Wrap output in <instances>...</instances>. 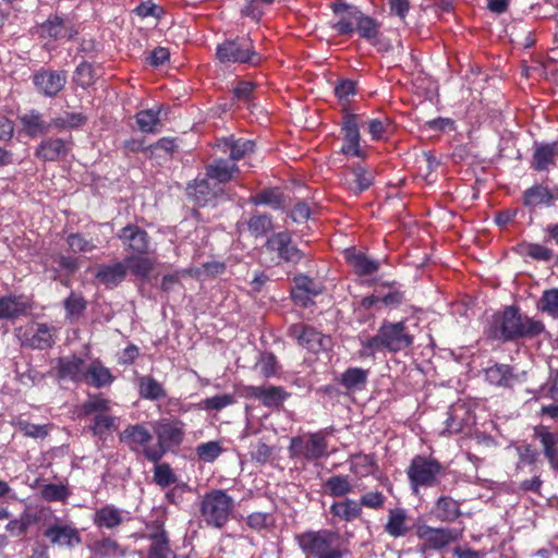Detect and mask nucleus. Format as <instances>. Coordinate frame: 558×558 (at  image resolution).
Here are the masks:
<instances>
[{"mask_svg":"<svg viewBox=\"0 0 558 558\" xmlns=\"http://www.w3.org/2000/svg\"><path fill=\"white\" fill-rule=\"evenodd\" d=\"M384 529L389 536L399 538L410 533L414 529V525L409 524L408 511L404 508L397 507L389 509Z\"/></svg>","mask_w":558,"mask_h":558,"instance_id":"26","label":"nucleus"},{"mask_svg":"<svg viewBox=\"0 0 558 558\" xmlns=\"http://www.w3.org/2000/svg\"><path fill=\"white\" fill-rule=\"evenodd\" d=\"M14 425L26 437L45 438L48 435V429L46 425L33 424L22 418H19L14 423Z\"/></svg>","mask_w":558,"mask_h":558,"instance_id":"63","label":"nucleus"},{"mask_svg":"<svg viewBox=\"0 0 558 558\" xmlns=\"http://www.w3.org/2000/svg\"><path fill=\"white\" fill-rule=\"evenodd\" d=\"M350 461L351 473L363 477L374 474V472L378 469V464L374 453H351Z\"/></svg>","mask_w":558,"mask_h":558,"instance_id":"44","label":"nucleus"},{"mask_svg":"<svg viewBox=\"0 0 558 558\" xmlns=\"http://www.w3.org/2000/svg\"><path fill=\"white\" fill-rule=\"evenodd\" d=\"M119 440L125 445L132 452L143 456L153 463L150 450L154 449V433L142 423L129 424L119 434Z\"/></svg>","mask_w":558,"mask_h":558,"instance_id":"10","label":"nucleus"},{"mask_svg":"<svg viewBox=\"0 0 558 558\" xmlns=\"http://www.w3.org/2000/svg\"><path fill=\"white\" fill-rule=\"evenodd\" d=\"M87 121L86 116L81 112H64V114L52 118L50 120L51 130L56 129L59 131L68 129H77L84 125Z\"/></svg>","mask_w":558,"mask_h":558,"instance_id":"51","label":"nucleus"},{"mask_svg":"<svg viewBox=\"0 0 558 558\" xmlns=\"http://www.w3.org/2000/svg\"><path fill=\"white\" fill-rule=\"evenodd\" d=\"M148 254H131L126 255L123 263L126 266V271L137 278L146 279L151 270L154 269L153 258L147 256Z\"/></svg>","mask_w":558,"mask_h":558,"instance_id":"43","label":"nucleus"},{"mask_svg":"<svg viewBox=\"0 0 558 558\" xmlns=\"http://www.w3.org/2000/svg\"><path fill=\"white\" fill-rule=\"evenodd\" d=\"M187 196L198 207L215 206L216 199L223 193L221 187L211 186L208 179H195L187 185Z\"/></svg>","mask_w":558,"mask_h":558,"instance_id":"20","label":"nucleus"},{"mask_svg":"<svg viewBox=\"0 0 558 558\" xmlns=\"http://www.w3.org/2000/svg\"><path fill=\"white\" fill-rule=\"evenodd\" d=\"M445 466L432 456L416 454L412 458L407 476L414 493L420 488L435 487L440 483Z\"/></svg>","mask_w":558,"mask_h":558,"instance_id":"7","label":"nucleus"},{"mask_svg":"<svg viewBox=\"0 0 558 558\" xmlns=\"http://www.w3.org/2000/svg\"><path fill=\"white\" fill-rule=\"evenodd\" d=\"M70 496L69 488L63 484H46L41 488V497L47 501H65Z\"/></svg>","mask_w":558,"mask_h":558,"instance_id":"61","label":"nucleus"},{"mask_svg":"<svg viewBox=\"0 0 558 558\" xmlns=\"http://www.w3.org/2000/svg\"><path fill=\"white\" fill-rule=\"evenodd\" d=\"M537 310L555 319H558V288L546 289L543 291L537 302Z\"/></svg>","mask_w":558,"mask_h":558,"instance_id":"52","label":"nucleus"},{"mask_svg":"<svg viewBox=\"0 0 558 558\" xmlns=\"http://www.w3.org/2000/svg\"><path fill=\"white\" fill-rule=\"evenodd\" d=\"M126 266L123 262L104 264L97 268L95 278L107 289L118 287L126 278Z\"/></svg>","mask_w":558,"mask_h":558,"instance_id":"30","label":"nucleus"},{"mask_svg":"<svg viewBox=\"0 0 558 558\" xmlns=\"http://www.w3.org/2000/svg\"><path fill=\"white\" fill-rule=\"evenodd\" d=\"M288 335L298 343L311 352L318 353L326 349L329 339L316 328L304 324H293L289 327Z\"/></svg>","mask_w":558,"mask_h":558,"instance_id":"17","label":"nucleus"},{"mask_svg":"<svg viewBox=\"0 0 558 558\" xmlns=\"http://www.w3.org/2000/svg\"><path fill=\"white\" fill-rule=\"evenodd\" d=\"M246 396L259 400L266 408H280L291 393L280 386H247Z\"/></svg>","mask_w":558,"mask_h":558,"instance_id":"22","label":"nucleus"},{"mask_svg":"<svg viewBox=\"0 0 558 558\" xmlns=\"http://www.w3.org/2000/svg\"><path fill=\"white\" fill-rule=\"evenodd\" d=\"M246 524L254 531L265 530L274 524V517L269 512L256 511L247 515Z\"/></svg>","mask_w":558,"mask_h":558,"instance_id":"64","label":"nucleus"},{"mask_svg":"<svg viewBox=\"0 0 558 558\" xmlns=\"http://www.w3.org/2000/svg\"><path fill=\"white\" fill-rule=\"evenodd\" d=\"M125 250L132 254H149L150 238L148 232L137 225L129 223L117 233Z\"/></svg>","mask_w":558,"mask_h":558,"instance_id":"19","label":"nucleus"},{"mask_svg":"<svg viewBox=\"0 0 558 558\" xmlns=\"http://www.w3.org/2000/svg\"><path fill=\"white\" fill-rule=\"evenodd\" d=\"M73 146L72 138L48 137L43 140L35 149V156L47 162L58 161L69 155Z\"/></svg>","mask_w":558,"mask_h":558,"instance_id":"21","label":"nucleus"},{"mask_svg":"<svg viewBox=\"0 0 558 558\" xmlns=\"http://www.w3.org/2000/svg\"><path fill=\"white\" fill-rule=\"evenodd\" d=\"M343 118L341 122V133L343 135V140H356L361 141L360 134V116L356 113L350 112L348 109H343Z\"/></svg>","mask_w":558,"mask_h":558,"instance_id":"54","label":"nucleus"},{"mask_svg":"<svg viewBox=\"0 0 558 558\" xmlns=\"http://www.w3.org/2000/svg\"><path fill=\"white\" fill-rule=\"evenodd\" d=\"M250 234L255 239L266 236L274 229L272 218L268 214H260L258 211L252 213L246 221Z\"/></svg>","mask_w":558,"mask_h":558,"instance_id":"47","label":"nucleus"},{"mask_svg":"<svg viewBox=\"0 0 558 558\" xmlns=\"http://www.w3.org/2000/svg\"><path fill=\"white\" fill-rule=\"evenodd\" d=\"M339 538L337 532L330 530L305 531L295 536L296 543L301 550L307 557H319L329 551L332 544Z\"/></svg>","mask_w":558,"mask_h":558,"instance_id":"12","label":"nucleus"},{"mask_svg":"<svg viewBox=\"0 0 558 558\" xmlns=\"http://www.w3.org/2000/svg\"><path fill=\"white\" fill-rule=\"evenodd\" d=\"M151 430L156 442L149 454L153 463H157L168 452H175L182 446L186 436V424L175 416L160 417L151 423Z\"/></svg>","mask_w":558,"mask_h":558,"instance_id":"3","label":"nucleus"},{"mask_svg":"<svg viewBox=\"0 0 558 558\" xmlns=\"http://www.w3.org/2000/svg\"><path fill=\"white\" fill-rule=\"evenodd\" d=\"M160 110L147 109L136 113V124L143 133H154L156 126L160 124Z\"/></svg>","mask_w":558,"mask_h":558,"instance_id":"53","label":"nucleus"},{"mask_svg":"<svg viewBox=\"0 0 558 558\" xmlns=\"http://www.w3.org/2000/svg\"><path fill=\"white\" fill-rule=\"evenodd\" d=\"M265 247L268 252L275 253L278 264L298 265L303 258L304 253L293 243L289 231L272 233L266 241Z\"/></svg>","mask_w":558,"mask_h":558,"instance_id":"14","label":"nucleus"},{"mask_svg":"<svg viewBox=\"0 0 558 558\" xmlns=\"http://www.w3.org/2000/svg\"><path fill=\"white\" fill-rule=\"evenodd\" d=\"M154 482L165 488L177 483L178 477L169 463H154Z\"/></svg>","mask_w":558,"mask_h":558,"instance_id":"57","label":"nucleus"},{"mask_svg":"<svg viewBox=\"0 0 558 558\" xmlns=\"http://www.w3.org/2000/svg\"><path fill=\"white\" fill-rule=\"evenodd\" d=\"M17 120L22 132L31 138L47 135L51 131V123L45 119L44 113L37 109H29L19 114Z\"/></svg>","mask_w":558,"mask_h":558,"instance_id":"23","label":"nucleus"},{"mask_svg":"<svg viewBox=\"0 0 558 558\" xmlns=\"http://www.w3.org/2000/svg\"><path fill=\"white\" fill-rule=\"evenodd\" d=\"M545 331L542 320L523 315L515 305L506 306L493 315L488 337L504 342L533 339Z\"/></svg>","mask_w":558,"mask_h":558,"instance_id":"1","label":"nucleus"},{"mask_svg":"<svg viewBox=\"0 0 558 558\" xmlns=\"http://www.w3.org/2000/svg\"><path fill=\"white\" fill-rule=\"evenodd\" d=\"M544 242H523L519 245L520 253L535 262L548 263L554 259V266L558 268V254L554 253L547 244L554 243L558 246V222L548 223L544 228Z\"/></svg>","mask_w":558,"mask_h":558,"instance_id":"11","label":"nucleus"},{"mask_svg":"<svg viewBox=\"0 0 558 558\" xmlns=\"http://www.w3.org/2000/svg\"><path fill=\"white\" fill-rule=\"evenodd\" d=\"M51 546L75 548L82 543L78 529L73 523H65L62 519L52 515V522L43 532Z\"/></svg>","mask_w":558,"mask_h":558,"instance_id":"13","label":"nucleus"},{"mask_svg":"<svg viewBox=\"0 0 558 558\" xmlns=\"http://www.w3.org/2000/svg\"><path fill=\"white\" fill-rule=\"evenodd\" d=\"M368 374V369L349 367L341 374L338 381L348 391L362 390L367 384Z\"/></svg>","mask_w":558,"mask_h":558,"instance_id":"39","label":"nucleus"},{"mask_svg":"<svg viewBox=\"0 0 558 558\" xmlns=\"http://www.w3.org/2000/svg\"><path fill=\"white\" fill-rule=\"evenodd\" d=\"M486 380L497 387L509 388L518 376L513 373V367L508 364L496 363L485 369Z\"/></svg>","mask_w":558,"mask_h":558,"instance_id":"34","label":"nucleus"},{"mask_svg":"<svg viewBox=\"0 0 558 558\" xmlns=\"http://www.w3.org/2000/svg\"><path fill=\"white\" fill-rule=\"evenodd\" d=\"M329 513L339 521L353 522L362 517L363 510L357 500L345 497L332 502L329 507Z\"/></svg>","mask_w":558,"mask_h":558,"instance_id":"33","label":"nucleus"},{"mask_svg":"<svg viewBox=\"0 0 558 558\" xmlns=\"http://www.w3.org/2000/svg\"><path fill=\"white\" fill-rule=\"evenodd\" d=\"M86 368L85 360L76 354L58 357L53 367L58 380L73 384L84 383Z\"/></svg>","mask_w":558,"mask_h":558,"instance_id":"18","label":"nucleus"},{"mask_svg":"<svg viewBox=\"0 0 558 558\" xmlns=\"http://www.w3.org/2000/svg\"><path fill=\"white\" fill-rule=\"evenodd\" d=\"M134 13L142 19L150 17L156 23L166 16L165 10L151 1L142 2L134 9Z\"/></svg>","mask_w":558,"mask_h":558,"instance_id":"62","label":"nucleus"},{"mask_svg":"<svg viewBox=\"0 0 558 558\" xmlns=\"http://www.w3.org/2000/svg\"><path fill=\"white\" fill-rule=\"evenodd\" d=\"M344 258L354 275L357 277L375 275L380 268L379 260L371 258L368 255L357 251L355 247L347 248L344 251Z\"/></svg>","mask_w":558,"mask_h":558,"instance_id":"25","label":"nucleus"},{"mask_svg":"<svg viewBox=\"0 0 558 558\" xmlns=\"http://www.w3.org/2000/svg\"><path fill=\"white\" fill-rule=\"evenodd\" d=\"M216 56L221 63L257 65L262 56L255 50L251 37H231L218 45Z\"/></svg>","mask_w":558,"mask_h":558,"instance_id":"8","label":"nucleus"},{"mask_svg":"<svg viewBox=\"0 0 558 558\" xmlns=\"http://www.w3.org/2000/svg\"><path fill=\"white\" fill-rule=\"evenodd\" d=\"M96 81V74H95V71L92 66V64L87 63V62H81L75 71H74V74H73V82L86 89L88 88L89 86H92Z\"/></svg>","mask_w":558,"mask_h":558,"instance_id":"56","label":"nucleus"},{"mask_svg":"<svg viewBox=\"0 0 558 558\" xmlns=\"http://www.w3.org/2000/svg\"><path fill=\"white\" fill-rule=\"evenodd\" d=\"M66 243L69 248L74 253H86L92 252L96 248L92 239H87L80 232L70 233L66 236Z\"/></svg>","mask_w":558,"mask_h":558,"instance_id":"60","label":"nucleus"},{"mask_svg":"<svg viewBox=\"0 0 558 558\" xmlns=\"http://www.w3.org/2000/svg\"><path fill=\"white\" fill-rule=\"evenodd\" d=\"M147 558H177L170 547L169 535L159 539L150 541Z\"/></svg>","mask_w":558,"mask_h":558,"instance_id":"59","label":"nucleus"},{"mask_svg":"<svg viewBox=\"0 0 558 558\" xmlns=\"http://www.w3.org/2000/svg\"><path fill=\"white\" fill-rule=\"evenodd\" d=\"M138 395L142 399L156 401L166 398L167 391L153 376L144 375L138 378Z\"/></svg>","mask_w":558,"mask_h":558,"instance_id":"46","label":"nucleus"},{"mask_svg":"<svg viewBox=\"0 0 558 558\" xmlns=\"http://www.w3.org/2000/svg\"><path fill=\"white\" fill-rule=\"evenodd\" d=\"M219 146H222L225 151L229 150V159L235 163V161L254 151L255 142L246 138H235L234 136H230L223 138Z\"/></svg>","mask_w":558,"mask_h":558,"instance_id":"37","label":"nucleus"},{"mask_svg":"<svg viewBox=\"0 0 558 558\" xmlns=\"http://www.w3.org/2000/svg\"><path fill=\"white\" fill-rule=\"evenodd\" d=\"M196 456L203 462H214L222 452L223 448L219 441L202 442L196 447Z\"/></svg>","mask_w":558,"mask_h":558,"instance_id":"58","label":"nucleus"},{"mask_svg":"<svg viewBox=\"0 0 558 558\" xmlns=\"http://www.w3.org/2000/svg\"><path fill=\"white\" fill-rule=\"evenodd\" d=\"M116 380V376L110 368L106 367L99 359L93 360L86 368L84 383L94 387L102 388L110 386Z\"/></svg>","mask_w":558,"mask_h":558,"instance_id":"32","label":"nucleus"},{"mask_svg":"<svg viewBox=\"0 0 558 558\" xmlns=\"http://www.w3.org/2000/svg\"><path fill=\"white\" fill-rule=\"evenodd\" d=\"M332 433V427H328L292 437L288 447L290 457L314 464L328 458V437Z\"/></svg>","mask_w":558,"mask_h":558,"instance_id":"4","label":"nucleus"},{"mask_svg":"<svg viewBox=\"0 0 558 558\" xmlns=\"http://www.w3.org/2000/svg\"><path fill=\"white\" fill-rule=\"evenodd\" d=\"M284 194L279 187H267L260 190L248 198V203L255 206L265 205L274 210L283 209Z\"/></svg>","mask_w":558,"mask_h":558,"instance_id":"36","label":"nucleus"},{"mask_svg":"<svg viewBox=\"0 0 558 558\" xmlns=\"http://www.w3.org/2000/svg\"><path fill=\"white\" fill-rule=\"evenodd\" d=\"M233 508V498L226 490L217 488L203 496L199 514L207 526L222 529L229 522Z\"/></svg>","mask_w":558,"mask_h":558,"instance_id":"6","label":"nucleus"},{"mask_svg":"<svg viewBox=\"0 0 558 558\" xmlns=\"http://www.w3.org/2000/svg\"><path fill=\"white\" fill-rule=\"evenodd\" d=\"M330 7L337 16L333 27L341 35H372L378 32V23L357 7L342 1L333 2Z\"/></svg>","mask_w":558,"mask_h":558,"instance_id":"5","label":"nucleus"},{"mask_svg":"<svg viewBox=\"0 0 558 558\" xmlns=\"http://www.w3.org/2000/svg\"><path fill=\"white\" fill-rule=\"evenodd\" d=\"M522 204L530 209L538 206H553L551 190L543 184H535L523 192Z\"/></svg>","mask_w":558,"mask_h":558,"instance_id":"35","label":"nucleus"},{"mask_svg":"<svg viewBox=\"0 0 558 558\" xmlns=\"http://www.w3.org/2000/svg\"><path fill=\"white\" fill-rule=\"evenodd\" d=\"M111 401L101 393L89 395L88 399L80 407V416L98 415V413H108Z\"/></svg>","mask_w":558,"mask_h":558,"instance_id":"50","label":"nucleus"},{"mask_svg":"<svg viewBox=\"0 0 558 558\" xmlns=\"http://www.w3.org/2000/svg\"><path fill=\"white\" fill-rule=\"evenodd\" d=\"M415 535L421 541L418 550L440 551L462 536V531L451 527H433L426 523L414 524Z\"/></svg>","mask_w":558,"mask_h":558,"instance_id":"9","label":"nucleus"},{"mask_svg":"<svg viewBox=\"0 0 558 558\" xmlns=\"http://www.w3.org/2000/svg\"><path fill=\"white\" fill-rule=\"evenodd\" d=\"M87 305V300L82 293L71 291L68 298L63 300L65 318L71 323L78 320L85 313Z\"/></svg>","mask_w":558,"mask_h":558,"instance_id":"48","label":"nucleus"},{"mask_svg":"<svg viewBox=\"0 0 558 558\" xmlns=\"http://www.w3.org/2000/svg\"><path fill=\"white\" fill-rule=\"evenodd\" d=\"M66 72L40 69L35 72L32 80L36 90L45 97H56L66 84Z\"/></svg>","mask_w":558,"mask_h":558,"instance_id":"16","label":"nucleus"},{"mask_svg":"<svg viewBox=\"0 0 558 558\" xmlns=\"http://www.w3.org/2000/svg\"><path fill=\"white\" fill-rule=\"evenodd\" d=\"M435 514L440 522H454L462 514L459 501L440 496L435 502Z\"/></svg>","mask_w":558,"mask_h":558,"instance_id":"41","label":"nucleus"},{"mask_svg":"<svg viewBox=\"0 0 558 558\" xmlns=\"http://www.w3.org/2000/svg\"><path fill=\"white\" fill-rule=\"evenodd\" d=\"M239 172L240 169L234 162L223 158H216L205 167L206 178L218 183L231 181Z\"/></svg>","mask_w":558,"mask_h":558,"instance_id":"28","label":"nucleus"},{"mask_svg":"<svg viewBox=\"0 0 558 558\" xmlns=\"http://www.w3.org/2000/svg\"><path fill=\"white\" fill-rule=\"evenodd\" d=\"M323 493L333 498H345L353 493V486L348 475L337 474L328 477L323 483Z\"/></svg>","mask_w":558,"mask_h":558,"instance_id":"42","label":"nucleus"},{"mask_svg":"<svg viewBox=\"0 0 558 558\" xmlns=\"http://www.w3.org/2000/svg\"><path fill=\"white\" fill-rule=\"evenodd\" d=\"M31 305L23 294L0 298V320H13L27 313Z\"/></svg>","mask_w":558,"mask_h":558,"instance_id":"29","label":"nucleus"},{"mask_svg":"<svg viewBox=\"0 0 558 558\" xmlns=\"http://www.w3.org/2000/svg\"><path fill=\"white\" fill-rule=\"evenodd\" d=\"M341 181L351 194L357 196L374 184L375 173L362 163L348 166L344 169Z\"/></svg>","mask_w":558,"mask_h":558,"instance_id":"15","label":"nucleus"},{"mask_svg":"<svg viewBox=\"0 0 558 558\" xmlns=\"http://www.w3.org/2000/svg\"><path fill=\"white\" fill-rule=\"evenodd\" d=\"M123 515L121 510L112 505L97 509L93 515V523L99 529L112 530L121 525Z\"/></svg>","mask_w":558,"mask_h":558,"instance_id":"38","label":"nucleus"},{"mask_svg":"<svg viewBox=\"0 0 558 558\" xmlns=\"http://www.w3.org/2000/svg\"><path fill=\"white\" fill-rule=\"evenodd\" d=\"M118 421L119 418L117 416L109 415L108 413H98L88 425V430L94 437L106 440L107 437L117 429Z\"/></svg>","mask_w":558,"mask_h":558,"instance_id":"40","label":"nucleus"},{"mask_svg":"<svg viewBox=\"0 0 558 558\" xmlns=\"http://www.w3.org/2000/svg\"><path fill=\"white\" fill-rule=\"evenodd\" d=\"M365 124L371 138L375 142L388 140L395 132V124L387 116L368 119Z\"/></svg>","mask_w":558,"mask_h":558,"instance_id":"45","label":"nucleus"},{"mask_svg":"<svg viewBox=\"0 0 558 558\" xmlns=\"http://www.w3.org/2000/svg\"><path fill=\"white\" fill-rule=\"evenodd\" d=\"M413 343L414 336L410 333L405 320L396 323L384 320L376 335L362 341L360 355L369 357L379 351L397 353L412 347Z\"/></svg>","mask_w":558,"mask_h":558,"instance_id":"2","label":"nucleus"},{"mask_svg":"<svg viewBox=\"0 0 558 558\" xmlns=\"http://www.w3.org/2000/svg\"><path fill=\"white\" fill-rule=\"evenodd\" d=\"M257 85L247 81H239L233 88L232 100L250 107L255 99V90Z\"/></svg>","mask_w":558,"mask_h":558,"instance_id":"55","label":"nucleus"},{"mask_svg":"<svg viewBox=\"0 0 558 558\" xmlns=\"http://www.w3.org/2000/svg\"><path fill=\"white\" fill-rule=\"evenodd\" d=\"M89 548L95 558L124 556V550L120 544L110 536H104L99 539H96Z\"/></svg>","mask_w":558,"mask_h":558,"instance_id":"49","label":"nucleus"},{"mask_svg":"<svg viewBox=\"0 0 558 558\" xmlns=\"http://www.w3.org/2000/svg\"><path fill=\"white\" fill-rule=\"evenodd\" d=\"M558 157V142L543 143L535 147L532 156L531 167L535 171H548Z\"/></svg>","mask_w":558,"mask_h":558,"instance_id":"31","label":"nucleus"},{"mask_svg":"<svg viewBox=\"0 0 558 558\" xmlns=\"http://www.w3.org/2000/svg\"><path fill=\"white\" fill-rule=\"evenodd\" d=\"M534 436L539 440L549 465L558 471V435L551 433L549 427L538 425L534 427Z\"/></svg>","mask_w":558,"mask_h":558,"instance_id":"27","label":"nucleus"},{"mask_svg":"<svg viewBox=\"0 0 558 558\" xmlns=\"http://www.w3.org/2000/svg\"><path fill=\"white\" fill-rule=\"evenodd\" d=\"M56 330L44 323H37L35 329L25 331L22 336V345L33 350L50 349L56 342Z\"/></svg>","mask_w":558,"mask_h":558,"instance_id":"24","label":"nucleus"}]
</instances>
